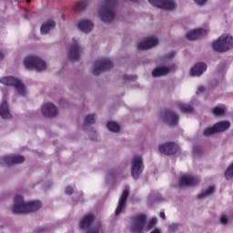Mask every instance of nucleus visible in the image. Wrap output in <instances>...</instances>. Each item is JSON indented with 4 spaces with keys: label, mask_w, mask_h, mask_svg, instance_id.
<instances>
[{
    "label": "nucleus",
    "mask_w": 233,
    "mask_h": 233,
    "mask_svg": "<svg viewBox=\"0 0 233 233\" xmlns=\"http://www.w3.org/2000/svg\"><path fill=\"white\" fill-rule=\"evenodd\" d=\"M159 216L161 219H165V212H160Z\"/></svg>",
    "instance_id": "a19ab883"
},
{
    "label": "nucleus",
    "mask_w": 233,
    "mask_h": 233,
    "mask_svg": "<svg viewBox=\"0 0 233 233\" xmlns=\"http://www.w3.org/2000/svg\"><path fill=\"white\" fill-rule=\"evenodd\" d=\"M207 90V87H205L204 86H199L198 87V90H197V94H203V92H205Z\"/></svg>",
    "instance_id": "4c0bfd02"
},
{
    "label": "nucleus",
    "mask_w": 233,
    "mask_h": 233,
    "mask_svg": "<svg viewBox=\"0 0 233 233\" xmlns=\"http://www.w3.org/2000/svg\"><path fill=\"white\" fill-rule=\"evenodd\" d=\"M150 233H161V229H159V228H155V229H153Z\"/></svg>",
    "instance_id": "58836bf2"
},
{
    "label": "nucleus",
    "mask_w": 233,
    "mask_h": 233,
    "mask_svg": "<svg viewBox=\"0 0 233 233\" xmlns=\"http://www.w3.org/2000/svg\"><path fill=\"white\" fill-rule=\"evenodd\" d=\"M117 6V0H104L98 6V17L103 23H112L116 17L114 8Z\"/></svg>",
    "instance_id": "7ed1b4c3"
},
{
    "label": "nucleus",
    "mask_w": 233,
    "mask_h": 233,
    "mask_svg": "<svg viewBox=\"0 0 233 233\" xmlns=\"http://www.w3.org/2000/svg\"><path fill=\"white\" fill-rule=\"evenodd\" d=\"M177 230H183V226L181 224L173 223L167 227L168 233L177 232Z\"/></svg>",
    "instance_id": "c756f323"
},
{
    "label": "nucleus",
    "mask_w": 233,
    "mask_h": 233,
    "mask_svg": "<svg viewBox=\"0 0 233 233\" xmlns=\"http://www.w3.org/2000/svg\"><path fill=\"white\" fill-rule=\"evenodd\" d=\"M92 223H94V215L87 214L80 219L79 228H82V229L88 228L90 225H92Z\"/></svg>",
    "instance_id": "5701e85b"
},
{
    "label": "nucleus",
    "mask_w": 233,
    "mask_h": 233,
    "mask_svg": "<svg viewBox=\"0 0 233 233\" xmlns=\"http://www.w3.org/2000/svg\"><path fill=\"white\" fill-rule=\"evenodd\" d=\"M3 57H5V54L0 52V61L3 59Z\"/></svg>",
    "instance_id": "37998d69"
},
{
    "label": "nucleus",
    "mask_w": 233,
    "mask_h": 233,
    "mask_svg": "<svg viewBox=\"0 0 233 233\" xmlns=\"http://www.w3.org/2000/svg\"><path fill=\"white\" fill-rule=\"evenodd\" d=\"M125 80H126V82L132 81V78L130 77V76H125Z\"/></svg>",
    "instance_id": "ea45409f"
},
{
    "label": "nucleus",
    "mask_w": 233,
    "mask_h": 233,
    "mask_svg": "<svg viewBox=\"0 0 233 233\" xmlns=\"http://www.w3.org/2000/svg\"><path fill=\"white\" fill-rule=\"evenodd\" d=\"M196 5H198V6H203L204 5H207V2L208 0H194Z\"/></svg>",
    "instance_id": "e433bc0d"
},
{
    "label": "nucleus",
    "mask_w": 233,
    "mask_h": 233,
    "mask_svg": "<svg viewBox=\"0 0 233 233\" xmlns=\"http://www.w3.org/2000/svg\"><path fill=\"white\" fill-rule=\"evenodd\" d=\"M78 30L84 32V34H88L92 32L94 28V23L88 19H80L76 25Z\"/></svg>",
    "instance_id": "aec40b11"
},
{
    "label": "nucleus",
    "mask_w": 233,
    "mask_h": 233,
    "mask_svg": "<svg viewBox=\"0 0 233 233\" xmlns=\"http://www.w3.org/2000/svg\"><path fill=\"white\" fill-rule=\"evenodd\" d=\"M56 26V22L53 20H46L42 24V26L40 28V32L42 35H46L50 30H53V28Z\"/></svg>",
    "instance_id": "393cba45"
},
{
    "label": "nucleus",
    "mask_w": 233,
    "mask_h": 233,
    "mask_svg": "<svg viewBox=\"0 0 233 233\" xmlns=\"http://www.w3.org/2000/svg\"><path fill=\"white\" fill-rule=\"evenodd\" d=\"M76 12H83L85 10V3H78L75 5Z\"/></svg>",
    "instance_id": "f704fd0d"
},
{
    "label": "nucleus",
    "mask_w": 233,
    "mask_h": 233,
    "mask_svg": "<svg viewBox=\"0 0 233 233\" xmlns=\"http://www.w3.org/2000/svg\"><path fill=\"white\" fill-rule=\"evenodd\" d=\"M41 113L45 117H56L59 111L57 110V106L52 103H46L41 107Z\"/></svg>",
    "instance_id": "4468645a"
},
{
    "label": "nucleus",
    "mask_w": 233,
    "mask_h": 233,
    "mask_svg": "<svg viewBox=\"0 0 233 233\" xmlns=\"http://www.w3.org/2000/svg\"><path fill=\"white\" fill-rule=\"evenodd\" d=\"M125 1H127V3H130V2H137V0H125Z\"/></svg>",
    "instance_id": "c03bdc74"
},
{
    "label": "nucleus",
    "mask_w": 233,
    "mask_h": 233,
    "mask_svg": "<svg viewBox=\"0 0 233 233\" xmlns=\"http://www.w3.org/2000/svg\"><path fill=\"white\" fill-rule=\"evenodd\" d=\"M208 34V29H192L187 33L186 37L189 41H196L200 37H205Z\"/></svg>",
    "instance_id": "f3484780"
},
{
    "label": "nucleus",
    "mask_w": 233,
    "mask_h": 233,
    "mask_svg": "<svg viewBox=\"0 0 233 233\" xmlns=\"http://www.w3.org/2000/svg\"><path fill=\"white\" fill-rule=\"evenodd\" d=\"M1 85L5 86H14L19 96H26V87L21 80L15 76H3L0 78Z\"/></svg>",
    "instance_id": "39448f33"
},
{
    "label": "nucleus",
    "mask_w": 233,
    "mask_h": 233,
    "mask_svg": "<svg viewBox=\"0 0 233 233\" xmlns=\"http://www.w3.org/2000/svg\"><path fill=\"white\" fill-rule=\"evenodd\" d=\"M233 214L231 213H222L219 216V222L221 225H230L232 223Z\"/></svg>",
    "instance_id": "bb28decb"
},
{
    "label": "nucleus",
    "mask_w": 233,
    "mask_h": 233,
    "mask_svg": "<svg viewBox=\"0 0 233 233\" xmlns=\"http://www.w3.org/2000/svg\"><path fill=\"white\" fill-rule=\"evenodd\" d=\"M225 112H227V107L225 106H218L212 109V114L217 116H225Z\"/></svg>",
    "instance_id": "c85d7f7f"
},
{
    "label": "nucleus",
    "mask_w": 233,
    "mask_h": 233,
    "mask_svg": "<svg viewBox=\"0 0 233 233\" xmlns=\"http://www.w3.org/2000/svg\"><path fill=\"white\" fill-rule=\"evenodd\" d=\"M213 127H215L217 134H219V132H226V130H228V128H230V121L222 120L216 123Z\"/></svg>",
    "instance_id": "a878e982"
},
{
    "label": "nucleus",
    "mask_w": 233,
    "mask_h": 233,
    "mask_svg": "<svg viewBox=\"0 0 233 233\" xmlns=\"http://www.w3.org/2000/svg\"><path fill=\"white\" fill-rule=\"evenodd\" d=\"M199 183V178L192 175H183L179 179V187H194Z\"/></svg>",
    "instance_id": "2eb2a0df"
},
{
    "label": "nucleus",
    "mask_w": 233,
    "mask_h": 233,
    "mask_svg": "<svg viewBox=\"0 0 233 233\" xmlns=\"http://www.w3.org/2000/svg\"><path fill=\"white\" fill-rule=\"evenodd\" d=\"M25 163V157L21 155H5L0 158V164L4 167H12V165H21Z\"/></svg>",
    "instance_id": "9d476101"
},
{
    "label": "nucleus",
    "mask_w": 233,
    "mask_h": 233,
    "mask_svg": "<svg viewBox=\"0 0 233 233\" xmlns=\"http://www.w3.org/2000/svg\"><path fill=\"white\" fill-rule=\"evenodd\" d=\"M0 116L2 119H10L12 117L6 100H4L0 105Z\"/></svg>",
    "instance_id": "b1692460"
},
{
    "label": "nucleus",
    "mask_w": 233,
    "mask_h": 233,
    "mask_svg": "<svg viewBox=\"0 0 233 233\" xmlns=\"http://www.w3.org/2000/svg\"><path fill=\"white\" fill-rule=\"evenodd\" d=\"M31 1H32V0H26L27 5H28Z\"/></svg>",
    "instance_id": "49530a36"
},
{
    "label": "nucleus",
    "mask_w": 233,
    "mask_h": 233,
    "mask_svg": "<svg viewBox=\"0 0 233 233\" xmlns=\"http://www.w3.org/2000/svg\"><path fill=\"white\" fill-rule=\"evenodd\" d=\"M41 208V201L33 200L25 202L23 196L17 194L14 198L13 213L14 214H28L30 212H37Z\"/></svg>",
    "instance_id": "f257e3e1"
},
{
    "label": "nucleus",
    "mask_w": 233,
    "mask_h": 233,
    "mask_svg": "<svg viewBox=\"0 0 233 233\" xmlns=\"http://www.w3.org/2000/svg\"><path fill=\"white\" fill-rule=\"evenodd\" d=\"M148 3L162 10H176L177 6L174 0H148Z\"/></svg>",
    "instance_id": "f8f14e48"
},
{
    "label": "nucleus",
    "mask_w": 233,
    "mask_h": 233,
    "mask_svg": "<svg viewBox=\"0 0 233 233\" xmlns=\"http://www.w3.org/2000/svg\"><path fill=\"white\" fill-rule=\"evenodd\" d=\"M63 101L65 102V100H62L60 103H63Z\"/></svg>",
    "instance_id": "de8ad7c7"
},
{
    "label": "nucleus",
    "mask_w": 233,
    "mask_h": 233,
    "mask_svg": "<svg viewBox=\"0 0 233 233\" xmlns=\"http://www.w3.org/2000/svg\"><path fill=\"white\" fill-rule=\"evenodd\" d=\"M155 225H157V218H152L149 220L148 225H147V215L139 214L131 218L129 229L133 233H141L143 230H150L151 228H154Z\"/></svg>",
    "instance_id": "f03ea898"
},
{
    "label": "nucleus",
    "mask_w": 233,
    "mask_h": 233,
    "mask_svg": "<svg viewBox=\"0 0 233 233\" xmlns=\"http://www.w3.org/2000/svg\"><path fill=\"white\" fill-rule=\"evenodd\" d=\"M67 54L72 61H77L81 56V46L79 41L73 38L67 46Z\"/></svg>",
    "instance_id": "6e6552de"
},
{
    "label": "nucleus",
    "mask_w": 233,
    "mask_h": 233,
    "mask_svg": "<svg viewBox=\"0 0 233 233\" xmlns=\"http://www.w3.org/2000/svg\"><path fill=\"white\" fill-rule=\"evenodd\" d=\"M174 66L168 67L167 66H160L153 69L152 76L153 77H163V76H167L171 73L173 70Z\"/></svg>",
    "instance_id": "412c9836"
},
{
    "label": "nucleus",
    "mask_w": 233,
    "mask_h": 233,
    "mask_svg": "<svg viewBox=\"0 0 233 233\" xmlns=\"http://www.w3.org/2000/svg\"><path fill=\"white\" fill-rule=\"evenodd\" d=\"M94 123H96V115L90 114L86 116L84 125H94Z\"/></svg>",
    "instance_id": "473e14b6"
},
{
    "label": "nucleus",
    "mask_w": 233,
    "mask_h": 233,
    "mask_svg": "<svg viewBox=\"0 0 233 233\" xmlns=\"http://www.w3.org/2000/svg\"><path fill=\"white\" fill-rule=\"evenodd\" d=\"M207 72V64L197 63L190 68V74L192 77H199Z\"/></svg>",
    "instance_id": "6ab92c4d"
},
{
    "label": "nucleus",
    "mask_w": 233,
    "mask_h": 233,
    "mask_svg": "<svg viewBox=\"0 0 233 233\" xmlns=\"http://www.w3.org/2000/svg\"><path fill=\"white\" fill-rule=\"evenodd\" d=\"M65 194H66V196H71V194H74V187L70 186L66 187Z\"/></svg>",
    "instance_id": "c9c22d12"
},
{
    "label": "nucleus",
    "mask_w": 233,
    "mask_h": 233,
    "mask_svg": "<svg viewBox=\"0 0 233 233\" xmlns=\"http://www.w3.org/2000/svg\"><path fill=\"white\" fill-rule=\"evenodd\" d=\"M216 192V186H207L203 188L202 192L198 194V199H207L210 196H214Z\"/></svg>",
    "instance_id": "4be33fe9"
},
{
    "label": "nucleus",
    "mask_w": 233,
    "mask_h": 233,
    "mask_svg": "<svg viewBox=\"0 0 233 233\" xmlns=\"http://www.w3.org/2000/svg\"><path fill=\"white\" fill-rule=\"evenodd\" d=\"M110 177H114V173H109Z\"/></svg>",
    "instance_id": "a18cd8bd"
},
{
    "label": "nucleus",
    "mask_w": 233,
    "mask_h": 233,
    "mask_svg": "<svg viewBox=\"0 0 233 233\" xmlns=\"http://www.w3.org/2000/svg\"><path fill=\"white\" fill-rule=\"evenodd\" d=\"M113 64L106 58L98 59L95 62L93 66L94 76H99L101 72H106L112 68Z\"/></svg>",
    "instance_id": "1a4fd4ad"
},
{
    "label": "nucleus",
    "mask_w": 233,
    "mask_h": 233,
    "mask_svg": "<svg viewBox=\"0 0 233 233\" xmlns=\"http://www.w3.org/2000/svg\"><path fill=\"white\" fill-rule=\"evenodd\" d=\"M128 189H125L120 196L118 205L115 210L116 216H119V214H123V212H125V205H127V199H128Z\"/></svg>",
    "instance_id": "a211bd4d"
},
{
    "label": "nucleus",
    "mask_w": 233,
    "mask_h": 233,
    "mask_svg": "<svg viewBox=\"0 0 233 233\" xmlns=\"http://www.w3.org/2000/svg\"><path fill=\"white\" fill-rule=\"evenodd\" d=\"M174 56H176L175 53H171L169 56H168V59H172V57H174Z\"/></svg>",
    "instance_id": "79ce46f5"
},
{
    "label": "nucleus",
    "mask_w": 233,
    "mask_h": 233,
    "mask_svg": "<svg viewBox=\"0 0 233 233\" xmlns=\"http://www.w3.org/2000/svg\"><path fill=\"white\" fill-rule=\"evenodd\" d=\"M106 127L109 132H114L115 134H117L120 130L119 124L114 121H108L106 123Z\"/></svg>",
    "instance_id": "cd10ccee"
},
{
    "label": "nucleus",
    "mask_w": 233,
    "mask_h": 233,
    "mask_svg": "<svg viewBox=\"0 0 233 233\" xmlns=\"http://www.w3.org/2000/svg\"><path fill=\"white\" fill-rule=\"evenodd\" d=\"M145 170V164L143 163V156L135 155L131 158V177L133 179H139V176Z\"/></svg>",
    "instance_id": "0eeeda50"
},
{
    "label": "nucleus",
    "mask_w": 233,
    "mask_h": 233,
    "mask_svg": "<svg viewBox=\"0 0 233 233\" xmlns=\"http://www.w3.org/2000/svg\"><path fill=\"white\" fill-rule=\"evenodd\" d=\"M157 45H159V39L157 36L152 35L139 42L137 48L141 52L143 50H150V48H154V46H157Z\"/></svg>",
    "instance_id": "9b49d317"
},
{
    "label": "nucleus",
    "mask_w": 233,
    "mask_h": 233,
    "mask_svg": "<svg viewBox=\"0 0 233 233\" xmlns=\"http://www.w3.org/2000/svg\"><path fill=\"white\" fill-rule=\"evenodd\" d=\"M101 230V223L96 222L86 233H99Z\"/></svg>",
    "instance_id": "72a5a7b5"
},
{
    "label": "nucleus",
    "mask_w": 233,
    "mask_h": 233,
    "mask_svg": "<svg viewBox=\"0 0 233 233\" xmlns=\"http://www.w3.org/2000/svg\"><path fill=\"white\" fill-rule=\"evenodd\" d=\"M214 134H218V131H216V127L214 126L210 127H206L203 130V136H205L206 137L214 136Z\"/></svg>",
    "instance_id": "2f4dec72"
},
{
    "label": "nucleus",
    "mask_w": 233,
    "mask_h": 233,
    "mask_svg": "<svg viewBox=\"0 0 233 233\" xmlns=\"http://www.w3.org/2000/svg\"><path fill=\"white\" fill-rule=\"evenodd\" d=\"M178 106L181 112L184 113L192 112V110H194V107H192L189 104H187L185 102H178Z\"/></svg>",
    "instance_id": "7c9ffc66"
},
{
    "label": "nucleus",
    "mask_w": 233,
    "mask_h": 233,
    "mask_svg": "<svg viewBox=\"0 0 233 233\" xmlns=\"http://www.w3.org/2000/svg\"><path fill=\"white\" fill-rule=\"evenodd\" d=\"M233 47V38L228 35H222L217 41L213 42L212 48L217 52H227Z\"/></svg>",
    "instance_id": "423d86ee"
},
{
    "label": "nucleus",
    "mask_w": 233,
    "mask_h": 233,
    "mask_svg": "<svg viewBox=\"0 0 233 233\" xmlns=\"http://www.w3.org/2000/svg\"><path fill=\"white\" fill-rule=\"evenodd\" d=\"M161 120L169 125V127H176L179 121L176 113L172 112H162Z\"/></svg>",
    "instance_id": "dca6fc26"
},
{
    "label": "nucleus",
    "mask_w": 233,
    "mask_h": 233,
    "mask_svg": "<svg viewBox=\"0 0 233 233\" xmlns=\"http://www.w3.org/2000/svg\"><path fill=\"white\" fill-rule=\"evenodd\" d=\"M179 150V146L174 142H167L158 146V152L165 154L166 156H171L176 154Z\"/></svg>",
    "instance_id": "ddd939ff"
},
{
    "label": "nucleus",
    "mask_w": 233,
    "mask_h": 233,
    "mask_svg": "<svg viewBox=\"0 0 233 233\" xmlns=\"http://www.w3.org/2000/svg\"><path fill=\"white\" fill-rule=\"evenodd\" d=\"M24 66L27 68V70L43 72L46 68V62L37 56H29L24 59Z\"/></svg>",
    "instance_id": "20e7f679"
}]
</instances>
